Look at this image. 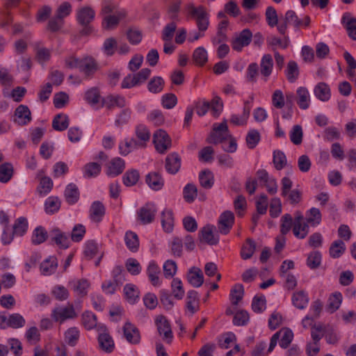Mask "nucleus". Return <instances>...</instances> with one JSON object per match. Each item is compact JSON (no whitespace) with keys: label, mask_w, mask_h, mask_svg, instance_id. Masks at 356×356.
<instances>
[{"label":"nucleus","mask_w":356,"mask_h":356,"mask_svg":"<svg viewBox=\"0 0 356 356\" xmlns=\"http://www.w3.org/2000/svg\"><path fill=\"white\" fill-rule=\"evenodd\" d=\"M13 234L16 236H23L28 229V221L24 217L17 218L13 227Z\"/></svg>","instance_id":"13d9d810"},{"label":"nucleus","mask_w":356,"mask_h":356,"mask_svg":"<svg viewBox=\"0 0 356 356\" xmlns=\"http://www.w3.org/2000/svg\"><path fill=\"white\" fill-rule=\"evenodd\" d=\"M53 187V181L50 177H43L41 178L40 184L37 188V191L40 195L44 196L47 195Z\"/></svg>","instance_id":"680f3d73"},{"label":"nucleus","mask_w":356,"mask_h":356,"mask_svg":"<svg viewBox=\"0 0 356 356\" xmlns=\"http://www.w3.org/2000/svg\"><path fill=\"white\" fill-rule=\"evenodd\" d=\"M14 169L10 163L6 162L0 165V182L7 183L13 176Z\"/></svg>","instance_id":"49530a36"},{"label":"nucleus","mask_w":356,"mask_h":356,"mask_svg":"<svg viewBox=\"0 0 356 356\" xmlns=\"http://www.w3.org/2000/svg\"><path fill=\"white\" fill-rule=\"evenodd\" d=\"M97 63L92 57H86L82 59L79 70L86 77H91L97 72Z\"/></svg>","instance_id":"b1692460"},{"label":"nucleus","mask_w":356,"mask_h":356,"mask_svg":"<svg viewBox=\"0 0 356 356\" xmlns=\"http://www.w3.org/2000/svg\"><path fill=\"white\" fill-rule=\"evenodd\" d=\"M322 216L320 210L312 207L306 212V222L312 226H316L321 222Z\"/></svg>","instance_id":"09e8293b"},{"label":"nucleus","mask_w":356,"mask_h":356,"mask_svg":"<svg viewBox=\"0 0 356 356\" xmlns=\"http://www.w3.org/2000/svg\"><path fill=\"white\" fill-rule=\"evenodd\" d=\"M124 293L126 300L131 304H134L138 300L139 291L134 284H126L124 287Z\"/></svg>","instance_id":"de8ad7c7"},{"label":"nucleus","mask_w":356,"mask_h":356,"mask_svg":"<svg viewBox=\"0 0 356 356\" xmlns=\"http://www.w3.org/2000/svg\"><path fill=\"white\" fill-rule=\"evenodd\" d=\"M155 323L159 335L167 343H171L173 339L170 322L164 316H159L156 318Z\"/></svg>","instance_id":"6e6552de"},{"label":"nucleus","mask_w":356,"mask_h":356,"mask_svg":"<svg viewBox=\"0 0 356 356\" xmlns=\"http://www.w3.org/2000/svg\"><path fill=\"white\" fill-rule=\"evenodd\" d=\"M342 298V294L340 292H335L330 296L327 306L330 313H334L339 308Z\"/></svg>","instance_id":"3c124183"},{"label":"nucleus","mask_w":356,"mask_h":356,"mask_svg":"<svg viewBox=\"0 0 356 356\" xmlns=\"http://www.w3.org/2000/svg\"><path fill=\"white\" fill-rule=\"evenodd\" d=\"M346 245L341 240L334 241L330 245L329 253L332 258H339L346 251Z\"/></svg>","instance_id":"79ce46f5"},{"label":"nucleus","mask_w":356,"mask_h":356,"mask_svg":"<svg viewBox=\"0 0 356 356\" xmlns=\"http://www.w3.org/2000/svg\"><path fill=\"white\" fill-rule=\"evenodd\" d=\"M181 156L177 152L169 154L165 158V168L171 175H175L181 168Z\"/></svg>","instance_id":"dca6fc26"},{"label":"nucleus","mask_w":356,"mask_h":356,"mask_svg":"<svg viewBox=\"0 0 356 356\" xmlns=\"http://www.w3.org/2000/svg\"><path fill=\"white\" fill-rule=\"evenodd\" d=\"M252 33L250 29H243L236 37L232 40V47L237 51H242L244 47H247L252 41Z\"/></svg>","instance_id":"f8f14e48"},{"label":"nucleus","mask_w":356,"mask_h":356,"mask_svg":"<svg viewBox=\"0 0 356 356\" xmlns=\"http://www.w3.org/2000/svg\"><path fill=\"white\" fill-rule=\"evenodd\" d=\"M74 305L68 303L66 306H58L53 309L51 316L56 322L63 323L68 319H74L77 317Z\"/></svg>","instance_id":"423d86ee"},{"label":"nucleus","mask_w":356,"mask_h":356,"mask_svg":"<svg viewBox=\"0 0 356 356\" xmlns=\"http://www.w3.org/2000/svg\"><path fill=\"white\" fill-rule=\"evenodd\" d=\"M123 334L126 340L131 344H138L140 341L139 330L132 323L127 321L123 327Z\"/></svg>","instance_id":"2eb2a0df"},{"label":"nucleus","mask_w":356,"mask_h":356,"mask_svg":"<svg viewBox=\"0 0 356 356\" xmlns=\"http://www.w3.org/2000/svg\"><path fill=\"white\" fill-rule=\"evenodd\" d=\"M273 68V60L270 54H264L260 62V72L266 81L272 73Z\"/></svg>","instance_id":"a878e982"},{"label":"nucleus","mask_w":356,"mask_h":356,"mask_svg":"<svg viewBox=\"0 0 356 356\" xmlns=\"http://www.w3.org/2000/svg\"><path fill=\"white\" fill-rule=\"evenodd\" d=\"M275 334H278V339H280L279 344L282 348H286L293 338V333L289 328H282Z\"/></svg>","instance_id":"ea45409f"},{"label":"nucleus","mask_w":356,"mask_h":356,"mask_svg":"<svg viewBox=\"0 0 356 356\" xmlns=\"http://www.w3.org/2000/svg\"><path fill=\"white\" fill-rule=\"evenodd\" d=\"M153 143L156 150L160 154H165L172 145L170 137L163 129H159L153 134Z\"/></svg>","instance_id":"0eeeda50"},{"label":"nucleus","mask_w":356,"mask_h":356,"mask_svg":"<svg viewBox=\"0 0 356 356\" xmlns=\"http://www.w3.org/2000/svg\"><path fill=\"white\" fill-rule=\"evenodd\" d=\"M186 10L188 17L195 20L197 26L209 28L210 24L209 14L204 6H195L191 3L186 6Z\"/></svg>","instance_id":"f257e3e1"},{"label":"nucleus","mask_w":356,"mask_h":356,"mask_svg":"<svg viewBox=\"0 0 356 356\" xmlns=\"http://www.w3.org/2000/svg\"><path fill=\"white\" fill-rule=\"evenodd\" d=\"M81 323L88 330H90L93 328H96L97 330V327L99 325L97 324L96 315L89 311H86L83 313L81 316Z\"/></svg>","instance_id":"c9c22d12"},{"label":"nucleus","mask_w":356,"mask_h":356,"mask_svg":"<svg viewBox=\"0 0 356 356\" xmlns=\"http://www.w3.org/2000/svg\"><path fill=\"white\" fill-rule=\"evenodd\" d=\"M70 120L66 114L59 113L55 115L52 121V127L54 130L63 131L69 126Z\"/></svg>","instance_id":"e433bc0d"},{"label":"nucleus","mask_w":356,"mask_h":356,"mask_svg":"<svg viewBox=\"0 0 356 356\" xmlns=\"http://www.w3.org/2000/svg\"><path fill=\"white\" fill-rule=\"evenodd\" d=\"M98 344L99 348L106 353H111L115 349L114 341L109 334L107 327L104 324H101L97 327Z\"/></svg>","instance_id":"39448f33"},{"label":"nucleus","mask_w":356,"mask_h":356,"mask_svg":"<svg viewBox=\"0 0 356 356\" xmlns=\"http://www.w3.org/2000/svg\"><path fill=\"white\" fill-rule=\"evenodd\" d=\"M199 181L203 188H211L214 184L213 174L209 170H204L200 173Z\"/></svg>","instance_id":"603ef678"},{"label":"nucleus","mask_w":356,"mask_h":356,"mask_svg":"<svg viewBox=\"0 0 356 356\" xmlns=\"http://www.w3.org/2000/svg\"><path fill=\"white\" fill-rule=\"evenodd\" d=\"M126 16L124 11L115 12L113 15L104 16L102 21V27L106 30H112L117 27L120 21Z\"/></svg>","instance_id":"6ab92c4d"},{"label":"nucleus","mask_w":356,"mask_h":356,"mask_svg":"<svg viewBox=\"0 0 356 356\" xmlns=\"http://www.w3.org/2000/svg\"><path fill=\"white\" fill-rule=\"evenodd\" d=\"M124 241L127 248L133 252L138 251L139 248V240L138 235L133 232H127L124 236Z\"/></svg>","instance_id":"37998d69"},{"label":"nucleus","mask_w":356,"mask_h":356,"mask_svg":"<svg viewBox=\"0 0 356 356\" xmlns=\"http://www.w3.org/2000/svg\"><path fill=\"white\" fill-rule=\"evenodd\" d=\"M288 24H291L295 28H299L302 25V22L298 18L295 11L292 10L286 12L284 21L280 22L277 26V31L281 35H285Z\"/></svg>","instance_id":"1a4fd4ad"},{"label":"nucleus","mask_w":356,"mask_h":356,"mask_svg":"<svg viewBox=\"0 0 356 356\" xmlns=\"http://www.w3.org/2000/svg\"><path fill=\"white\" fill-rule=\"evenodd\" d=\"M101 172V165L95 162L88 163L83 168L85 177L91 178L97 177Z\"/></svg>","instance_id":"e2e57ef3"},{"label":"nucleus","mask_w":356,"mask_h":356,"mask_svg":"<svg viewBox=\"0 0 356 356\" xmlns=\"http://www.w3.org/2000/svg\"><path fill=\"white\" fill-rule=\"evenodd\" d=\"M140 148L136 142V139L131 138L130 140L125 139L119 145V150L120 154L127 156L131 151Z\"/></svg>","instance_id":"a19ab883"},{"label":"nucleus","mask_w":356,"mask_h":356,"mask_svg":"<svg viewBox=\"0 0 356 356\" xmlns=\"http://www.w3.org/2000/svg\"><path fill=\"white\" fill-rule=\"evenodd\" d=\"M147 274L152 284L154 286H159L161 282L159 275L161 274L160 267L154 262L151 261L147 269Z\"/></svg>","instance_id":"2f4dec72"},{"label":"nucleus","mask_w":356,"mask_h":356,"mask_svg":"<svg viewBox=\"0 0 356 356\" xmlns=\"http://www.w3.org/2000/svg\"><path fill=\"white\" fill-rule=\"evenodd\" d=\"M50 238L61 249H67L70 245V240L68 235L58 228H54L50 231Z\"/></svg>","instance_id":"4468645a"},{"label":"nucleus","mask_w":356,"mask_h":356,"mask_svg":"<svg viewBox=\"0 0 356 356\" xmlns=\"http://www.w3.org/2000/svg\"><path fill=\"white\" fill-rule=\"evenodd\" d=\"M15 122L20 126L29 123L31 120V113L28 106L19 105L15 111Z\"/></svg>","instance_id":"412c9836"},{"label":"nucleus","mask_w":356,"mask_h":356,"mask_svg":"<svg viewBox=\"0 0 356 356\" xmlns=\"http://www.w3.org/2000/svg\"><path fill=\"white\" fill-rule=\"evenodd\" d=\"M145 182L154 191L161 190L164 185V180L159 172H152L145 177Z\"/></svg>","instance_id":"393cba45"},{"label":"nucleus","mask_w":356,"mask_h":356,"mask_svg":"<svg viewBox=\"0 0 356 356\" xmlns=\"http://www.w3.org/2000/svg\"><path fill=\"white\" fill-rule=\"evenodd\" d=\"M60 207V201L58 197L50 196L44 202V210L48 214L56 213Z\"/></svg>","instance_id":"5fc2aeb1"},{"label":"nucleus","mask_w":356,"mask_h":356,"mask_svg":"<svg viewBox=\"0 0 356 356\" xmlns=\"http://www.w3.org/2000/svg\"><path fill=\"white\" fill-rule=\"evenodd\" d=\"M234 224V215L230 211L222 213L218 220V232L223 234H227Z\"/></svg>","instance_id":"9b49d317"},{"label":"nucleus","mask_w":356,"mask_h":356,"mask_svg":"<svg viewBox=\"0 0 356 356\" xmlns=\"http://www.w3.org/2000/svg\"><path fill=\"white\" fill-rule=\"evenodd\" d=\"M341 22L345 23V28L348 36L353 40H356V18L350 17L346 13L343 15Z\"/></svg>","instance_id":"72a5a7b5"},{"label":"nucleus","mask_w":356,"mask_h":356,"mask_svg":"<svg viewBox=\"0 0 356 356\" xmlns=\"http://www.w3.org/2000/svg\"><path fill=\"white\" fill-rule=\"evenodd\" d=\"M95 11L90 6H83L76 11V20L83 26L80 33L81 35H89L92 31L90 23L94 20Z\"/></svg>","instance_id":"f03ea898"},{"label":"nucleus","mask_w":356,"mask_h":356,"mask_svg":"<svg viewBox=\"0 0 356 356\" xmlns=\"http://www.w3.org/2000/svg\"><path fill=\"white\" fill-rule=\"evenodd\" d=\"M165 86V81L161 76H154L147 83L148 90L154 94L163 91Z\"/></svg>","instance_id":"a18cd8bd"},{"label":"nucleus","mask_w":356,"mask_h":356,"mask_svg":"<svg viewBox=\"0 0 356 356\" xmlns=\"http://www.w3.org/2000/svg\"><path fill=\"white\" fill-rule=\"evenodd\" d=\"M291 300L297 309H304L307 307L309 298L307 293L301 290L293 293Z\"/></svg>","instance_id":"cd10ccee"},{"label":"nucleus","mask_w":356,"mask_h":356,"mask_svg":"<svg viewBox=\"0 0 356 356\" xmlns=\"http://www.w3.org/2000/svg\"><path fill=\"white\" fill-rule=\"evenodd\" d=\"M117 49L118 42L115 38L111 37L104 40L102 51L106 56H111L114 55Z\"/></svg>","instance_id":"bf43d9fd"},{"label":"nucleus","mask_w":356,"mask_h":356,"mask_svg":"<svg viewBox=\"0 0 356 356\" xmlns=\"http://www.w3.org/2000/svg\"><path fill=\"white\" fill-rule=\"evenodd\" d=\"M184 198L188 203L193 202L197 195V188L193 184H188L183 191Z\"/></svg>","instance_id":"338daca9"},{"label":"nucleus","mask_w":356,"mask_h":356,"mask_svg":"<svg viewBox=\"0 0 356 356\" xmlns=\"http://www.w3.org/2000/svg\"><path fill=\"white\" fill-rule=\"evenodd\" d=\"M125 167L124 161L120 157L112 159L107 165L106 174L110 177H116L120 175Z\"/></svg>","instance_id":"4be33fe9"},{"label":"nucleus","mask_w":356,"mask_h":356,"mask_svg":"<svg viewBox=\"0 0 356 356\" xmlns=\"http://www.w3.org/2000/svg\"><path fill=\"white\" fill-rule=\"evenodd\" d=\"M186 308L191 312V315L194 314L199 309L198 293L194 290H191L187 293L186 297Z\"/></svg>","instance_id":"4c0bfd02"},{"label":"nucleus","mask_w":356,"mask_h":356,"mask_svg":"<svg viewBox=\"0 0 356 356\" xmlns=\"http://www.w3.org/2000/svg\"><path fill=\"white\" fill-rule=\"evenodd\" d=\"M161 224L166 232H171L174 227L173 213L171 210H164L161 213Z\"/></svg>","instance_id":"c03bdc74"},{"label":"nucleus","mask_w":356,"mask_h":356,"mask_svg":"<svg viewBox=\"0 0 356 356\" xmlns=\"http://www.w3.org/2000/svg\"><path fill=\"white\" fill-rule=\"evenodd\" d=\"M79 190L78 186L73 184H69L64 191V197L69 204H74L79 200Z\"/></svg>","instance_id":"bb28decb"},{"label":"nucleus","mask_w":356,"mask_h":356,"mask_svg":"<svg viewBox=\"0 0 356 356\" xmlns=\"http://www.w3.org/2000/svg\"><path fill=\"white\" fill-rule=\"evenodd\" d=\"M102 105L110 110L114 107L123 108L126 106V100L120 95H108L103 99Z\"/></svg>","instance_id":"7c9ffc66"},{"label":"nucleus","mask_w":356,"mask_h":356,"mask_svg":"<svg viewBox=\"0 0 356 356\" xmlns=\"http://www.w3.org/2000/svg\"><path fill=\"white\" fill-rule=\"evenodd\" d=\"M90 286L86 279H75L69 282V286L79 297L82 298L88 294V290Z\"/></svg>","instance_id":"f3484780"},{"label":"nucleus","mask_w":356,"mask_h":356,"mask_svg":"<svg viewBox=\"0 0 356 356\" xmlns=\"http://www.w3.org/2000/svg\"><path fill=\"white\" fill-rule=\"evenodd\" d=\"M299 75V70L296 62L290 60L287 64L286 70V76L289 82H295Z\"/></svg>","instance_id":"052dcab7"},{"label":"nucleus","mask_w":356,"mask_h":356,"mask_svg":"<svg viewBox=\"0 0 356 356\" xmlns=\"http://www.w3.org/2000/svg\"><path fill=\"white\" fill-rule=\"evenodd\" d=\"M157 212L156 205L148 202L138 211V217L144 225L151 223L154 221Z\"/></svg>","instance_id":"ddd939ff"},{"label":"nucleus","mask_w":356,"mask_h":356,"mask_svg":"<svg viewBox=\"0 0 356 356\" xmlns=\"http://www.w3.org/2000/svg\"><path fill=\"white\" fill-rule=\"evenodd\" d=\"M281 184V195L286 198L287 202L292 205H296L302 201V192L298 188L291 190L293 182L289 177H283Z\"/></svg>","instance_id":"7ed1b4c3"},{"label":"nucleus","mask_w":356,"mask_h":356,"mask_svg":"<svg viewBox=\"0 0 356 356\" xmlns=\"http://www.w3.org/2000/svg\"><path fill=\"white\" fill-rule=\"evenodd\" d=\"M244 289L242 284H236L230 291L229 298L233 305H237L242 300Z\"/></svg>","instance_id":"69168bd1"},{"label":"nucleus","mask_w":356,"mask_h":356,"mask_svg":"<svg viewBox=\"0 0 356 356\" xmlns=\"http://www.w3.org/2000/svg\"><path fill=\"white\" fill-rule=\"evenodd\" d=\"M293 232L296 238L300 239L305 238L309 233V225L304 221V217L300 211L295 213Z\"/></svg>","instance_id":"9d476101"},{"label":"nucleus","mask_w":356,"mask_h":356,"mask_svg":"<svg viewBox=\"0 0 356 356\" xmlns=\"http://www.w3.org/2000/svg\"><path fill=\"white\" fill-rule=\"evenodd\" d=\"M256 250V243L251 238H247L241 250V256L243 259H250Z\"/></svg>","instance_id":"8fccbe9b"},{"label":"nucleus","mask_w":356,"mask_h":356,"mask_svg":"<svg viewBox=\"0 0 356 356\" xmlns=\"http://www.w3.org/2000/svg\"><path fill=\"white\" fill-rule=\"evenodd\" d=\"M214 229L215 227L211 225H207L202 227L199 233L200 239L211 245L218 244L219 237L213 234Z\"/></svg>","instance_id":"a211bd4d"},{"label":"nucleus","mask_w":356,"mask_h":356,"mask_svg":"<svg viewBox=\"0 0 356 356\" xmlns=\"http://www.w3.org/2000/svg\"><path fill=\"white\" fill-rule=\"evenodd\" d=\"M261 136L259 132L256 129H251L248 131L245 141L249 149H254L259 143Z\"/></svg>","instance_id":"774afa93"},{"label":"nucleus","mask_w":356,"mask_h":356,"mask_svg":"<svg viewBox=\"0 0 356 356\" xmlns=\"http://www.w3.org/2000/svg\"><path fill=\"white\" fill-rule=\"evenodd\" d=\"M140 178L139 172L137 170L131 169L127 170L122 177L123 184L128 187L133 186L137 184Z\"/></svg>","instance_id":"864d4df0"},{"label":"nucleus","mask_w":356,"mask_h":356,"mask_svg":"<svg viewBox=\"0 0 356 356\" xmlns=\"http://www.w3.org/2000/svg\"><path fill=\"white\" fill-rule=\"evenodd\" d=\"M26 321L19 314H13L9 316L7 321V326L14 329L20 328L24 326Z\"/></svg>","instance_id":"0e129e2a"},{"label":"nucleus","mask_w":356,"mask_h":356,"mask_svg":"<svg viewBox=\"0 0 356 356\" xmlns=\"http://www.w3.org/2000/svg\"><path fill=\"white\" fill-rule=\"evenodd\" d=\"M297 104L301 109L305 110L310 105V95L308 90L305 87L297 89Z\"/></svg>","instance_id":"f704fd0d"},{"label":"nucleus","mask_w":356,"mask_h":356,"mask_svg":"<svg viewBox=\"0 0 356 356\" xmlns=\"http://www.w3.org/2000/svg\"><path fill=\"white\" fill-rule=\"evenodd\" d=\"M187 280L193 286L200 287L204 282L203 273L200 268L193 267L187 274Z\"/></svg>","instance_id":"c85d7f7f"},{"label":"nucleus","mask_w":356,"mask_h":356,"mask_svg":"<svg viewBox=\"0 0 356 356\" xmlns=\"http://www.w3.org/2000/svg\"><path fill=\"white\" fill-rule=\"evenodd\" d=\"M48 237V233L46 229L42 227H37L33 232L31 241L34 245H40L44 243Z\"/></svg>","instance_id":"6e6d98bb"},{"label":"nucleus","mask_w":356,"mask_h":356,"mask_svg":"<svg viewBox=\"0 0 356 356\" xmlns=\"http://www.w3.org/2000/svg\"><path fill=\"white\" fill-rule=\"evenodd\" d=\"M105 214V207L99 201L94 202L90 208V216L92 221L99 222Z\"/></svg>","instance_id":"473e14b6"},{"label":"nucleus","mask_w":356,"mask_h":356,"mask_svg":"<svg viewBox=\"0 0 356 356\" xmlns=\"http://www.w3.org/2000/svg\"><path fill=\"white\" fill-rule=\"evenodd\" d=\"M230 135L227 120L224 119L221 123H215L213 124V129L207 138V142L214 145L224 143Z\"/></svg>","instance_id":"20e7f679"},{"label":"nucleus","mask_w":356,"mask_h":356,"mask_svg":"<svg viewBox=\"0 0 356 356\" xmlns=\"http://www.w3.org/2000/svg\"><path fill=\"white\" fill-rule=\"evenodd\" d=\"M80 337V331L76 327L68 328L64 333L65 341L70 346H75Z\"/></svg>","instance_id":"58836bf2"},{"label":"nucleus","mask_w":356,"mask_h":356,"mask_svg":"<svg viewBox=\"0 0 356 356\" xmlns=\"http://www.w3.org/2000/svg\"><path fill=\"white\" fill-rule=\"evenodd\" d=\"M135 134L137 138V143L140 148H145L150 140V131L145 125L138 124L136 127Z\"/></svg>","instance_id":"5701e85b"},{"label":"nucleus","mask_w":356,"mask_h":356,"mask_svg":"<svg viewBox=\"0 0 356 356\" xmlns=\"http://www.w3.org/2000/svg\"><path fill=\"white\" fill-rule=\"evenodd\" d=\"M58 268V259L54 256H49L40 265V273L44 276H49L54 274Z\"/></svg>","instance_id":"aec40b11"},{"label":"nucleus","mask_w":356,"mask_h":356,"mask_svg":"<svg viewBox=\"0 0 356 356\" xmlns=\"http://www.w3.org/2000/svg\"><path fill=\"white\" fill-rule=\"evenodd\" d=\"M314 93L316 98L322 102L328 101L331 97L330 86L325 82L318 83L314 87Z\"/></svg>","instance_id":"c756f323"},{"label":"nucleus","mask_w":356,"mask_h":356,"mask_svg":"<svg viewBox=\"0 0 356 356\" xmlns=\"http://www.w3.org/2000/svg\"><path fill=\"white\" fill-rule=\"evenodd\" d=\"M193 60L197 65H204L208 60L207 50L202 47L195 49L193 54Z\"/></svg>","instance_id":"4d7b16f0"}]
</instances>
